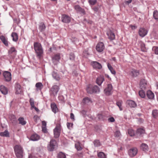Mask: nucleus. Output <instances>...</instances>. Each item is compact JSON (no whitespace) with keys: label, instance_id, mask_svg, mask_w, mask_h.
I'll return each mask as SVG.
<instances>
[{"label":"nucleus","instance_id":"31","mask_svg":"<svg viewBox=\"0 0 158 158\" xmlns=\"http://www.w3.org/2000/svg\"><path fill=\"white\" fill-rule=\"evenodd\" d=\"M11 36L13 38V40L16 42L18 40V35L17 33L12 32L11 34Z\"/></svg>","mask_w":158,"mask_h":158},{"label":"nucleus","instance_id":"30","mask_svg":"<svg viewBox=\"0 0 158 158\" xmlns=\"http://www.w3.org/2000/svg\"><path fill=\"white\" fill-rule=\"evenodd\" d=\"M93 85H89L87 86L86 90L88 93L89 94L93 93Z\"/></svg>","mask_w":158,"mask_h":158},{"label":"nucleus","instance_id":"17","mask_svg":"<svg viewBox=\"0 0 158 158\" xmlns=\"http://www.w3.org/2000/svg\"><path fill=\"white\" fill-rule=\"evenodd\" d=\"M108 37L110 40H112L115 39V35L111 31H108L107 32Z\"/></svg>","mask_w":158,"mask_h":158},{"label":"nucleus","instance_id":"46","mask_svg":"<svg viewBox=\"0 0 158 158\" xmlns=\"http://www.w3.org/2000/svg\"><path fill=\"white\" fill-rule=\"evenodd\" d=\"M128 134L130 135L131 136H133L135 135V132L132 129H129L128 130Z\"/></svg>","mask_w":158,"mask_h":158},{"label":"nucleus","instance_id":"7","mask_svg":"<svg viewBox=\"0 0 158 158\" xmlns=\"http://www.w3.org/2000/svg\"><path fill=\"white\" fill-rule=\"evenodd\" d=\"M3 75L5 81L8 82L11 81V73L7 71H4Z\"/></svg>","mask_w":158,"mask_h":158},{"label":"nucleus","instance_id":"24","mask_svg":"<svg viewBox=\"0 0 158 158\" xmlns=\"http://www.w3.org/2000/svg\"><path fill=\"white\" fill-rule=\"evenodd\" d=\"M92 102L91 99L88 97L85 98H83L82 101V102L83 103L87 105L91 103Z\"/></svg>","mask_w":158,"mask_h":158},{"label":"nucleus","instance_id":"36","mask_svg":"<svg viewBox=\"0 0 158 158\" xmlns=\"http://www.w3.org/2000/svg\"><path fill=\"white\" fill-rule=\"evenodd\" d=\"M153 17L157 21H158V11L157 10H155L154 11Z\"/></svg>","mask_w":158,"mask_h":158},{"label":"nucleus","instance_id":"32","mask_svg":"<svg viewBox=\"0 0 158 158\" xmlns=\"http://www.w3.org/2000/svg\"><path fill=\"white\" fill-rule=\"evenodd\" d=\"M35 87L37 88V90H41L43 87V85L41 82H38L35 84Z\"/></svg>","mask_w":158,"mask_h":158},{"label":"nucleus","instance_id":"34","mask_svg":"<svg viewBox=\"0 0 158 158\" xmlns=\"http://www.w3.org/2000/svg\"><path fill=\"white\" fill-rule=\"evenodd\" d=\"M45 26L44 24L42 23H40L39 25V29L41 31H42L45 29Z\"/></svg>","mask_w":158,"mask_h":158},{"label":"nucleus","instance_id":"45","mask_svg":"<svg viewBox=\"0 0 158 158\" xmlns=\"http://www.w3.org/2000/svg\"><path fill=\"white\" fill-rule=\"evenodd\" d=\"M152 115L153 117L155 118H156L158 115V113L157 110H154L152 111Z\"/></svg>","mask_w":158,"mask_h":158},{"label":"nucleus","instance_id":"5","mask_svg":"<svg viewBox=\"0 0 158 158\" xmlns=\"http://www.w3.org/2000/svg\"><path fill=\"white\" fill-rule=\"evenodd\" d=\"M60 124H57L55 128L53 130V133L54 135V137L55 138H58L60 134Z\"/></svg>","mask_w":158,"mask_h":158},{"label":"nucleus","instance_id":"15","mask_svg":"<svg viewBox=\"0 0 158 158\" xmlns=\"http://www.w3.org/2000/svg\"><path fill=\"white\" fill-rule=\"evenodd\" d=\"M91 64L94 69H100L102 68V66L101 64L97 61L92 62Z\"/></svg>","mask_w":158,"mask_h":158},{"label":"nucleus","instance_id":"37","mask_svg":"<svg viewBox=\"0 0 158 158\" xmlns=\"http://www.w3.org/2000/svg\"><path fill=\"white\" fill-rule=\"evenodd\" d=\"M132 76L134 77H136L139 75V72L136 70L132 69L131 71Z\"/></svg>","mask_w":158,"mask_h":158},{"label":"nucleus","instance_id":"53","mask_svg":"<svg viewBox=\"0 0 158 158\" xmlns=\"http://www.w3.org/2000/svg\"><path fill=\"white\" fill-rule=\"evenodd\" d=\"M117 105L118 106L120 110H122V108L121 107L122 106V102L119 101L117 102Z\"/></svg>","mask_w":158,"mask_h":158},{"label":"nucleus","instance_id":"23","mask_svg":"<svg viewBox=\"0 0 158 158\" xmlns=\"http://www.w3.org/2000/svg\"><path fill=\"white\" fill-rule=\"evenodd\" d=\"M15 93L17 94H20L22 91L21 86L19 84H17L15 86Z\"/></svg>","mask_w":158,"mask_h":158},{"label":"nucleus","instance_id":"16","mask_svg":"<svg viewBox=\"0 0 158 158\" xmlns=\"http://www.w3.org/2000/svg\"><path fill=\"white\" fill-rule=\"evenodd\" d=\"M104 81V78L103 76H99L97 78L96 80V83L99 86L101 85L102 83Z\"/></svg>","mask_w":158,"mask_h":158},{"label":"nucleus","instance_id":"25","mask_svg":"<svg viewBox=\"0 0 158 158\" xmlns=\"http://www.w3.org/2000/svg\"><path fill=\"white\" fill-rule=\"evenodd\" d=\"M0 39L2 42L6 46L8 45V42L7 39L3 35L0 36Z\"/></svg>","mask_w":158,"mask_h":158},{"label":"nucleus","instance_id":"9","mask_svg":"<svg viewBox=\"0 0 158 158\" xmlns=\"http://www.w3.org/2000/svg\"><path fill=\"white\" fill-rule=\"evenodd\" d=\"M105 46L102 42H99L98 43L96 47V50L99 52H102Z\"/></svg>","mask_w":158,"mask_h":158},{"label":"nucleus","instance_id":"62","mask_svg":"<svg viewBox=\"0 0 158 158\" xmlns=\"http://www.w3.org/2000/svg\"><path fill=\"white\" fill-rule=\"evenodd\" d=\"M81 113L83 115H85L86 114V111L84 110H82L81 111Z\"/></svg>","mask_w":158,"mask_h":158},{"label":"nucleus","instance_id":"20","mask_svg":"<svg viewBox=\"0 0 158 158\" xmlns=\"http://www.w3.org/2000/svg\"><path fill=\"white\" fill-rule=\"evenodd\" d=\"M127 104L129 106L131 107H135L137 105L135 102L131 100H127Z\"/></svg>","mask_w":158,"mask_h":158},{"label":"nucleus","instance_id":"2","mask_svg":"<svg viewBox=\"0 0 158 158\" xmlns=\"http://www.w3.org/2000/svg\"><path fill=\"white\" fill-rule=\"evenodd\" d=\"M35 50L38 56H40L43 53V50L40 44L35 42L34 44Z\"/></svg>","mask_w":158,"mask_h":158},{"label":"nucleus","instance_id":"35","mask_svg":"<svg viewBox=\"0 0 158 158\" xmlns=\"http://www.w3.org/2000/svg\"><path fill=\"white\" fill-rule=\"evenodd\" d=\"M137 134L139 135L143 134L145 133V131L143 128H139L137 129Z\"/></svg>","mask_w":158,"mask_h":158},{"label":"nucleus","instance_id":"26","mask_svg":"<svg viewBox=\"0 0 158 158\" xmlns=\"http://www.w3.org/2000/svg\"><path fill=\"white\" fill-rule=\"evenodd\" d=\"M140 87L142 89H145L146 87L147 83L145 80H141L140 82Z\"/></svg>","mask_w":158,"mask_h":158},{"label":"nucleus","instance_id":"12","mask_svg":"<svg viewBox=\"0 0 158 158\" xmlns=\"http://www.w3.org/2000/svg\"><path fill=\"white\" fill-rule=\"evenodd\" d=\"M74 8L77 13L82 14H85V11L84 10L81 8L79 6L76 5L74 6Z\"/></svg>","mask_w":158,"mask_h":158},{"label":"nucleus","instance_id":"42","mask_svg":"<svg viewBox=\"0 0 158 158\" xmlns=\"http://www.w3.org/2000/svg\"><path fill=\"white\" fill-rule=\"evenodd\" d=\"M66 157L65 154L61 152H59L57 155L58 158H66Z\"/></svg>","mask_w":158,"mask_h":158},{"label":"nucleus","instance_id":"51","mask_svg":"<svg viewBox=\"0 0 158 158\" xmlns=\"http://www.w3.org/2000/svg\"><path fill=\"white\" fill-rule=\"evenodd\" d=\"M114 135L115 136L118 137L121 136V134L119 131L117 130L115 132Z\"/></svg>","mask_w":158,"mask_h":158},{"label":"nucleus","instance_id":"8","mask_svg":"<svg viewBox=\"0 0 158 158\" xmlns=\"http://www.w3.org/2000/svg\"><path fill=\"white\" fill-rule=\"evenodd\" d=\"M137 152L138 149L137 148L135 147L131 148L128 152V154L131 157H133L135 156Z\"/></svg>","mask_w":158,"mask_h":158},{"label":"nucleus","instance_id":"28","mask_svg":"<svg viewBox=\"0 0 158 158\" xmlns=\"http://www.w3.org/2000/svg\"><path fill=\"white\" fill-rule=\"evenodd\" d=\"M93 93H98L100 92V89L96 85H93Z\"/></svg>","mask_w":158,"mask_h":158},{"label":"nucleus","instance_id":"1","mask_svg":"<svg viewBox=\"0 0 158 158\" xmlns=\"http://www.w3.org/2000/svg\"><path fill=\"white\" fill-rule=\"evenodd\" d=\"M15 155L17 158H22L23 156V150L20 145H17L14 147Z\"/></svg>","mask_w":158,"mask_h":158},{"label":"nucleus","instance_id":"21","mask_svg":"<svg viewBox=\"0 0 158 158\" xmlns=\"http://www.w3.org/2000/svg\"><path fill=\"white\" fill-rule=\"evenodd\" d=\"M60 59V57L59 54H56L52 58L53 62L55 64H56L57 63V62L59 61Z\"/></svg>","mask_w":158,"mask_h":158},{"label":"nucleus","instance_id":"4","mask_svg":"<svg viewBox=\"0 0 158 158\" xmlns=\"http://www.w3.org/2000/svg\"><path fill=\"white\" fill-rule=\"evenodd\" d=\"M59 89V86L57 85L53 86L50 89V93L51 96H55L56 95Z\"/></svg>","mask_w":158,"mask_h":158},{"label":"nucleus","instance_id":"52","mask_svg":"<svg viewBox=\"0 0 158 158\" xmlns=\"http://www.w3.org/2000/svg\"><path fill=\"white\" fill-rule=\"evenodd\" d=\"M73 124L72 123H67V127L70 129H72L73 127Z\"/></svg>","mask_w":158,"mask_h":158},{"label":"nucleus","instance_id":"22","mask_svg":"<svg viewBox=\"0 0 158 158\" xmlns=\"http://www.w3.org/2000/svg\"><path fill=\"white\" fill-rule=\"evenodd\" d=\"M147 96L148 98L150 99H153L154 97V94L150 90L147 91Z\"/></svg>","mask_w":158,"mask_h":158},{"label":"nucleus","instance_id":"39","mask_svg":"<svg viewBox=\"0 0 158 158\" xmlns=\"http://www.w3.org/2000/svg\"><path fill=\"white\" fill-rule=\"evenodd\" d=\"M0 135L2 136L8 137L9 136V133L6 130L4 132H1Z\"/></svg>","mask_w":158,"mask_h":158},{"label":"nucleus","instance_id":"64","mask_svg":"<svg viewBox=\"0 0 158 158\" xmlns=\"http://www.w3.org/2000/svg\"><path fill=\"white\" fill-rule=\"evenodd\" d=\"M29 158H35V157L33 156L31 154L29 155Z\"/></svg>","mask_w":158,"mask_h":158},{"label":"nucleus","instance_id":"48","mask_svg":"<svg viewBox=\"0 0 158 158\" xmlns=\"http://www.w3.org/2000/svg\"><path fill=\"white\" fill-rule=\"evenodd\" d=\"M29 102L30 105L31 106V108L32 107H34V99L33 98H31L29 100Z\"/></svg>","mask_w":158,"mask_h":158},{"label":"nucleus","instance_id":"56","mask_svg":"<svg viewBox=\"0 0 158 158\" xmlns=\"http://www.w3.org/2000/svg\"><path fill=\"white\" fill-rule=\"evenodd\" d=\"M98 118L100 120H103L104 119V116L102 114H99L98 115Z\"/></svg>","mask_w":158,"mask_h":158},{"label":"nucleus","instance_id":"18","mask_svg":"<svg viewBox=\"0 0 158 158\" xmlns=\"http://www.w3.org/2000/svg\"><path fill=\"white\" fill-rule=\"evenodd\" d=\"M40 136L36 134H32L30 137V139L33 141H36L40 139Z\"/></svg>","mask_w":158,"mask_h":158},{"label":"nucleus","instance_id":"27","mask_svg":"<svg viewBox=\"0 0 158 158\" xmlns=\"http://www.w3.org/2000/svg\"><path fill=\"white\" fill-rule=\"evenodd\" d=\"M51 106L52 111L54 113H56L58 110V108L56 104L54 103H52Z\"/></svg>","mask_w":158,"mask_h":158},{"label":"nucleus","instance_id":"57","mask_svg":"<svg viewBox=\"0 0 158 158\" xmlns=\"http://www.w3.org/2000/svg\"><path fill=\"white\" fill-rule=\"evenodd\" d=\"M42 131L44 132V133H46L47 132V131L46 130V127H44L43 126H42Z\"/></svg>","mask_w":158,"mask_h":158},{"label":"nucleus","instance_id":"47","mask_svg":"<svg viewBox=\"0 0 158 158\" xmlns=\"http://www.w3.org/2000/svg\"><path fill=\"white\" fill-rule=\"evenodd\" d=\"M94 143L95 146L98 147L101 145V143L99 140H96L94 141Z\"/></svg>","mask_w":158,"mask_h":158},{"label":"nucleus","instance_id":"60","mask_svg":"<svg viewBox=\"0 0 158 158\" xmlns=\"http://www.w3.org/2000/svg\"><path fill=\"white\" fill-rule=\"evenodd\" d=\"M42 126L44 127H46V123L45 121H42Z\"/></svg>","mask_w":158,"mask_h":158},{"label":"nucleus","instance_id":"11","mask_svg":"<svg viewBox=\"0 0 158 158\" xmlns=\"http://www.w3.org/2000/svg\"><path fill=\"white\" fill-rule=\"evenodd\" d=\"M52 75L53 79L56 81H59L61 79V76L56 71H53Z\"/></svg>","mask_w":158,"mask_h":158},{"label":"nucleus","instance_id":"38","mask_svg":"<svg viewBox=\"0 0 158 158\" xmlns=\"http://www.w3.org/2000/svg\"><path fill=\"white\" fill-rule=\"evenodd\" d=\"M9 118L10 119L11 122L13 124H15L16 123V120L15 115H11Z\"/></svg>","mask_w":158,"mask_h":158},{"label":"nucleus","instance_id":"13","mask_svg":"<svg viewBox=\"0 0 158 158\" xmlns=\"http://www.w3.org/2000/svg\"><path fill=\"white\" fill-rule=\"evenodd\" d=\"M61 19L62 21L65 23H69L70 21V18L65 15H62Z\"/></svg>","mask_w":158,"mask_h":158},{"label":"nucleus","instance_id":"10","mask_svg":"<svg viewBox=\"0 0 158 158\" xmlns=\"http://www.w3.org/2000/svg\"><path fill=\"white\" fill-rule=\"evenodd\" d=\"M148 31L144 28L141 27L139 28L138 31V33L140 36L144 37L148 33Z\"/></svg>","mask_w":158,"mask_h":158},{"label":"nucleus","instance_id":"63","mask_svg":"<svg viewBox=\"0 0 158 158\" xmlns=\"http://www.w3.org/2000/svg\"><path fill=\"white\" fill-rule=\"evenodd\" d=\"M31 108L35 109L36 111H39V110L37 108L35 107V106H34V107H32Z\"/></svg>","mask_w":158,"mask_h":158},{"label":"nucleus","instance_id":"6","mask_svg":"<svg viewBox=\"0 0 158 158\" xmlns=\"http://www.w3.org/2000/svg\"><path fill=\"white\" fill-rule=\"evenodd\" d=\"M112 86L111 84H109L104 90V93L106 95H110L112 94Z\"/></svg>","mask_w":158,"mask_h":158},{"label":"nucleus","instance_id":"33","mask_svg":"<svg viewBox=\"0 0 158 158\" xmlns=\"http://www.w3.org/2000/svg\"><path fill=\"white\" fill-rule=\"evenodd\" d=\"M141 148L144 151H148V146L145 143H142L141 146Z\"/></svg>","mask_w":158,"mask_h":158},{"label":"nucleus","instance_id":"3","mask_svg":"<svg viewBox=\"0 0 158 158\" xmlns=\"http://www.w3.org/2000/svg\"><path fill=\"white\" fill-rule=\"evenodd\" d=\"M57 144L56 141L54 139H51L50 143L48 146V149L50 151H52L57 148Z\"/></svg>","mask_w":158,"mask_h":158},{"label":"nucleus","instance_id":"41","mask_svg":"<svg viewBox=\"0 0 158 158\" xmlns=\"http://www.w3.org/2000/svg\"><path fill=\"white\" fill-rule=\"evenodd\" d=\"M18 120L19 122V123L22 125H24L26 124V122L24 120L23 118L22 117L19 118Z\"/></svg>","mask_w":158,"mask_h":158},{"label":"nucleus","instance_id":"59","mask_svg":"<svg viewBox=\"0 0 158 158\" xmlns=\"http://www.w3.org/2000/svg\"><path fill=\"white\" fill-rule=\"evenodd\" d=\"M130 27L132 29H135L137 28V27L135 25H130Z\"/></svg>","mask_w":158,"mask_h":158},{"label":"nucleus","instance_id":"54","mask_svg":"<svg viewBox=\"0 0 158 158\" xmlns=\"http://www.w3.org/2000/svg\"><path fill=\"white\" fill-rule=\"evenodd\" d=\"M75 58V56L73 53H71L70 54L69 59L70 60H73Z\"/></svg>","mask_w":158,"mask_h":158},{"label":"nucleus","instance_id":"58","mask_svg":"<svg viewBox=\"0 0 158 158\" xmlns=\"http://www.w3.org/2000/svg\"><path fill=\"white\" fill-rule=\"evenodd\" d=\"M70 118L72 119H73V120H75L74 119V114L73 113H71L70 114Z\"/></svg>","mask_w":158,"mask_h":158},{"label":"nucleus","instance_id":"19","mask_svg":"<svg viewBox=\"0 0 158 158\" xmlns=\"http://www.w3.org/2000/svg\"><path fill=\"white\" fill-rule=\"evenodd\" d=\"M0 90L1 92L4 95H6L8 93V89L4 86L1 85L0 86Z\"/></svg>","mask_w":158,"mask_h":158},{"label":"nucleus","instance_id":"44","mask_svg":"<svg viewBox=\"0 0 158 158\" xmlns=\"http://www.w3.org/2000/svg\"><path fill=\"white\" fill-rule=\"evenodd\" d=\"M139 96L142 98H144L145 96V93L144 91L142 90H140L139 92Z\"/></svg>","mask_w":158,"mask_h":158},{"label":"nucleus","instance_id":"61","mask_svg":"<svg viewBox=\"0 0 158 158\" xmlns=\"http://www.w3.org/2000/svg\"><path fill=\"white\" fill-rule=\"evenodd\" d=\"M98 7H94L93 8V9L95 11L97 12L98 10Z\"/></svg>","mask_w":158,"mask_h":158},{"label":"nucleus","instance_id":"43","mask_svg":"<svg viewBox=\"0 0 158 158\" xmlns=\"http://www.w3.org/2000/svg\"><path fill=\"white\" fill-rule=\"evenodd\" d=\"M80 143L79 142L75 144L76 148L78 151H80L82 149V147L80 146Z\"/></svg>","mask_w":158,"mask_h":158},{"label":"nucleus","instance_id":"49","mask_svg":"<svg viewBox=\"0 0 158 158\" xmlns=\"http://www.w3.org/2000/svg\"><path fill=\"white\" fill-rule=\"evenodd\" d=\"M152 50L154 51L155 54L158 55V47L154 46L152 48Z\"/></svg>","mask_w":158,"mask_h":158},{"label":"nucleus","instance_id":"55","mask_svg":"<svg viewBox=\"0 0 158 158\" xmlns=\"http://www.w3.org/2000/svg\"><path fill=\"white\" fill-rule=\"evenodd\" d=\"M108 121L110 122H114L115 121V119L113 117H111L108 119Z\"/></svg>","mask_w":158,"mask_h":158},{"label":"nucleus","instance_id":"40","mask_svg":"<svg viewBox=\"0 0 158 158\" xmlns=\"http://www.w3.org/2000/svg\"><path fill=\"white\" fill-rule=\"evenodd\" d=\"M98 158H106V155L102 152H99L98 154Z\"/></svg>","mask_w":158,"mask_h":158},{"label":"nucleus","instance_id":"50","mask_svg":"<svg viewBox=\"0 0 158 158\" xmlns=\"http://www.w3.org/2000/svg\"><path fill=\"white\" fill-rule=\"evenodd\" d=\"M89 4L91 5H94L97 2L96 0H89Z\"/></svg>","mask_w":158,"mask_h":158},{"label":"nucleus","instance_id":"29","mask_svg":"<svg viewBox=\"0 0 158 158\" xmlns=\"http://www.w3.org/2000/svg\"><path fill=\"white\" fill-rule=\"evenodd\" d=\"M107 65L108 69L110 70L111 73L115 75L116 74V72L112 67V66L109 63L107 64Z\"/></svg>","mask_w":158,"mask_h":158},{"label":"nucleus","instance_id":"14","mask_svg":"<svg viewBox=\"0 0 158 158\" xmlns=\"http://www.w3.org/2000/svg\"><path fill=\"white\" fill-rule=\"evenodd\" d=\"M8 54L10 56H12L13 58L16 54V51L14 47H11L8 51Z\"/></svg>","mask_w":158,"mask_h":158}]
</instances>
